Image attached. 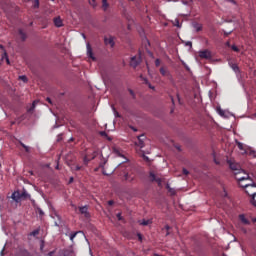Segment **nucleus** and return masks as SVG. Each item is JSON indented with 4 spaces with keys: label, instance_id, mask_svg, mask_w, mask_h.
<instances>
[{
    "label": "nucleus",
    "instance_id": "obj_54",
    "mask_svg": "<svg viewBox=\"0 0 256 256\" xmlns=\"http://www.w3.org/2000/svg\"><path fill=\"white\" fill-rule=\"evenodd\" d=\"M145 161H149V157L144 156Z\"/></svg>",
    "mask_w": 256,
    "mask_h": 256
},
{
    "label": "nucleus",
    "instance_id": "obj_28",
    "mask_svg": "<svg viewBox=\"0 0 256 256\" xmlns=\"http://www.w3.org/2000/svg\"><path fill=\"white\" fill-rule=\"evenodd\" d=\"M143 81L145 82L146 85L149 86V89H155V87L152 86V85L149 83V81L147 80V78H143Z\"/></svg>",
    "mask_w": 256,
    "mask_h": 256
},
{
    "label": "nucleus",
    "instance_id": "obj_14",
    "mask_svg": "<svg viewBox=\"0 0 256 256\" xmlns=\"http://www.w3.org/2000/svg\"><path fill=\"white\" fill-rule=\"evenodd\" d=\"M95 157H97L96 152H93V156L92 157H89V155L84 156V159H83L84 165H88L89 161L95 159Z\"/></svg>",
    "mask_w": 256,
    "mask_h": 256
},
{
    "label": "nucleus",
    "instance_id": "obj_37",
    "mask_svg": "<svg viewBox=\"0 0 256 256\" xmlns=\"http://www.w3.org/2000/svg\"><path fill=\"white\" fill-rule=\"evenodd\" d=\"M159 65H161V60H160L159 58H157V59L155 60V66H156V67H159Z\"/></svg>",
    "mask_w": 256,
    "mask_h": 256
},
{
    "label": "nucleus",
    "instance_id": "obj_22",
    "mask_svg": "<svg viewBox=\"0 0 256 256\" xmlns=\"http://www.w3.org/2000/svg\"><path fill=\"white\" fill-rule=\"evenodd\" d=\"M36 105H37V101H34L31 107L28 109V113H33V111H35Z\"/></svg>",
    "mask_w": 256,
    "mask_h": 256
},
{
    "label": "nucleus",
    "instance_id": "obj_52",
    "mask_svg": "<svg viewBox=\"0 0 256 256\" xmlns=\"http://www.w3.org/2000/svg\"><path fill=\"white\" fill-rule=\"evenodd\" d=\"M256 188H249V192H255Z\"/></svg>",
    "mask_w": 256,
    "mask_h": 256
},
{
    "label": "nucleus",
    "instance_id": "obj_18",
    "mask_svg": "<svg viewBox=\"0 0 256 256\" xmlns=\"http://www.w3.org/2000/svg\"><path fill=\"white\" fill-rule=\"evenodd\" d=\"M246 194L249 196H252L251 203H252V205H254L256 207V192H249Z\"/></svg>",
    "mask_w": 256,
    "mask_h": 256
},
{
    "label": "nucleus",
    "instance_id": "obj_64",
    "mask_svg": "<svg viewBox=\"0 0 256 256\" xmlns=\"http://www.w3.org/2000/svg\"><path fill=\"white\" fill-rule=\"evenodd\" d=\"M3 251H4V250L1 251V255H2V256H3Z\"/></svg>",
    "mask_w": 256,
    "mask_h": 256
},
{
    "label": "nucleus",
    "instance_id": "obj_24",
    "mask_svg": "<svg viewBox=\"0 0 256 256\" xmlns=\"http://www.w3.org/2000/svg\"><path fill=\"white\" fill-rule=\"evenodd\" d=\"M216 111L221 117H225V111L221 107H217Z\"/></svg>",
    "mask_w": 256,
    "mask_h": 256
},
{
    "label": "nucleus",
    "instance_id": "obj_29",
    "mask_svg": "<svg viewBox=\"0 0 256 256\" xmlns=\"http://www.w3.org/2000/svg\"><path fill=\"white\" fill-rule=\"evenodd\" d=\"M149 223H151V221H149V220H142L140 222V225H143L144 227H146V225H149Z\"/></svg>",
    "mask_w": 256,
    "mask_h": 256
},
{
    "label": "nucleus",
    "instance_id": "obj_36",
    "mask_svg": "<svg viewBox=\"0 0 256 256\" xmlns=\"http://www.w3.org/2000/svg\"><path fill=\"white\" fill-rule=\"evenodd\" d=\"M77 237V232H74L73 234L70 235V241H73Z\"/></svg>",
    "mask_w": 256,
    "mask_h": 256
},
{
    "label": "nucleus",
    "instance_id": "obj_49",
    "mask_svg": "<svg viewBox=\"0 0 256 256\" xmlns=\"http://www.w3.org/2000/svg\"><path fill=\"white\" fill-rule=\"evenodd\" d=\"M114 204H115V202L113 200L108 201V205L112 206Z\"/></svg>",
    "mask_w": 256,
    "mask_h": 256
},
{
    "label": "nucleus",
    "instance_id": "obj_45",
    "mask_svg": "<svg viewBox=\"0 0 256 256\" xmlns=\"http://www.w3.org/2000/svg\"><path fill=\"white\" fill-rule=\"evenodd\" d=\"M128 91H129L130 95H132V97H135V92H133L132 89H128Z\"/></svg>",
    "mask_w": 256,
    "mask_h": 256
},
{
    "label": "nucleus",
    "instance_id": "obj_58",
    "mask_svg": "<svg viewBox=\"0 0 256 256\" xmlns=\"http://www.w3.org/2000/svg\"><path fill=\"white\" fill-rule=\"evenodd\" d=\"M225 45H226V46H228V47L230 46L229 42H226V44H225Z\"/></svg>",
    "mask_w": 256,
    "mask_h": 256
},
{
    "label": "nucleus",
    "instance_id": "obj_43",
    "mask_svg": "<svg viewBox=\"0 0 256 256\" xmlns=\"http://www.w3.org/2000/svg\"><path fill=\"white\" fill-rule=\"evenodd\" d=\"M165 229H166V231H167L166 235H169V229H171V227H170L169 225H166V226H165Z\"/></svg>",
    "mask_w": 256,
    "mask_h": 256
},
{
    "label": "nucleus",
    "instance_id": "obj_38",
    "mask_svg": "<svg viewBox=\"0 0 256 256\" xmlns=\"http://www.w3.org/2000/svg\"><path fill=\"white\" fill-rule=\"evenodd\" d=\"M116 217H117L118 221H123V216H121V213H118L116 215Z\"/></svg>",
    "mask_w": 256,
    "mask_h": 256
},
{
    "label": "nucleus",
    "instance_id": "obj_4",
    "mask_svg": "<svg viewBox=\"0 0 256 256\" xmlns=\"http://www.w3.org/2000/svg\"><path fill=\"white\" fill-rule=\"evenodd\" d=\"M145 135L138 136L137 141L135 142V145L139 147L140 149H143L145 147Z\"/></svg>",
    "mask_w": 256,
    "mask_h": 256
},
{
    "label": "nucleus",
    "instance_id": "obj_39",
    "mask_svg": "<svg viewBox=\"0 0 256 256\" xmlns=\"http://www.w3.org/2000/svg\"><path fill=\"white\" fill-rule=\"evenodd\" d=\"M113 111H114L115 117H121L119 112H117V110H115V107H113Z\"/></svg>",
    "mask_w": 256,
    "mask_h": 256
},
{
    "label": "nucleus",
    "instance_id": "obj_13",
    "mask_svg": "<svg viewBox=\"0 0 256 256\" xmlns=\"http://www.w3.org/2000/svg\"><path fill=\"white\" fill-rule=\"evenodd\" d=\"M160 74L163 77H171V73L169 72V69L165 68V67H161L160 68Z\"/></svg>",
    "mask_w": 256,
    "mask_h": 256
},
{
    "label": "nucleus",
    "instance_id": "obj_23",
    "mask_svg": "<svg viewBox=\"0 0 256 256\" xmlns=\"http://www.w3.org/2000/svg\"><path fill=\"white\" fill-rule=\"evenodd\" d=\"M102 7L104 11H107V9L109 8V3L107 2V0H102Z\"/></svg>",
    "mask_w": 256,
    "mask_h": 256
},
{
    "label": "nucleus",
    "instance_id": "obj_30",
    "mask_svg": "<svg viewBox=\"0 0 256 256\" xmlns=\"http://www.w3.org/2000/svg\"><path fill=\"white\" fill-rule=\"evenodd\" d=\"M92 7H97V0H88Z\"/></svg>",
    "mask_w": 256,
    "mask_h": 256
},
{
    "label": "nucleus",
    "instance_id": "obj_27",
    "mask_svg": "<svg viewBox=\"0 0 256 256\" xmlns=\"http://www.w3.org/2000/svg\"><path fill=\"white\" fill-rule=\"evenodd\" d=\"M34 9H39V0H32Z\"/></svg>",
    "mask_w": 256,
    "mask_h": 256
},
{
    "label": "nucleus",
    "instance_id": "obj_3",
    "mask_svg": "<svg viewBox=\"0 0 256 256\" xmlns=\"http://www.w3.org/2000/svg\"><path fill=\"white\" fill-rule=\"evenodd\" d=\"M118 169H120V171H123L124 179L125 181H128V183H131L135 180V175L129 174V169H131L130 166L127 167V165L123 164L120 165Z\"/></svg>",
    "mask_w": 256,
    "mask_h": 256
},
{
    "label": "nucleus",
    "instance_id": "obj_20",
    "mask_svg": "<svg viewBox=\"0 0 256 256\" xmlns=\"http://www.w3.org/2000/svg\"><path fill=\"white\" fill-rule=\"evenodd\" d=\"M113 153H115V155H118V157H124L123 153L121 152V149L114 147L113 148Z\"/></svg>",
    "mask_w": 256,
    "mask_h": 256
},
{
    "label": "nucleus",
    "instance_id": "obj_61",
    "mask_svg": "<svg viewBox=\"0 0 256 256\" xmlns=\"http://www.w3.org/2000/svg\"><path fill=\"white\" fill-rule=\"evenodd\" d=\"M11 125H15V121L11 122Z\"/></svg>",
    "mask_w": 256,
    "mask_h": 256
},
{
    "label": "nucleus",
    "instance_id": "obj_56",
    "mask_svg": "<svg viewBox=\"0 0 256 256\" xmlns=\"http://www.w3.org/2000/svg\"><path fill=\"white\" fill-rule=\"evenodd\" d=\"M47 101H48V103H52V102H51V98H47Z\"/></svg>",
    "mask_w": 256,
    "mask_h": 256
},
{
    "label": "nucleus",
    "instance_id": "obj_15",
    "mask_svg": "<svg viewBox=\"0 0 256 256\" xmlns=\"http://www.w3.org/2000/svg\"><path fill=\"white\" fill-rule=\"evenodd\" d=\"M87 55L90 59H92V61H95V56L93 55V49L89 44H87Z\"/></svg>",
    "mask_w": 256,
    "mask_h": 256
},
{
    "label": "nucleus",
    "instance_id": "obj_48",
    "mask_svg": "<svg viewBox=\"0 0 256 256\" xmlns=\"http://www.w3.org/2000/svg\"><path fill=\"white\" fill-rule=\"evenodd\" d=\"M55 217L58 219L59 223H61V216H59L58 214H55Z\"/></svg>",
    "mask_w": 256,
    "mask_h": 256
},
{
    "label": "nucleus",
    "instance_id": "obj_21",
    "mask_svg": "<svg viewBox=\"0 0 256 256\" xmlns=\"http://www.w3.org/2000/svg\"><path fill=\"white\" fill-rule=\"evenodd\" d=\"M235 142L240 151H245V146H244V144H242V142H239V140H235Z\"/></svg>",
    "mask_w": 256,
    "mask_h": 256
},
{
    "label": "nucleus",
    "instance_id": "obj_35",
    "mask_svg": "<svg viewBox=\"0 0 256 256\" xmlns=\"http://www.w3.org/2000/svg\"><path fill=\"white\" fill-rule=\"evenodd\" d=\"M38 214L40 215V217H43V215H45V212H43V210L41 208L37 209Z\"/></svg>",
    "mask_w": 256,
    "mask_h": 256
},
{
    "label": "nucleus",
    "instance_id": "obj_60",
    "mask_svg": "<svg viewBox=\"0 0 256 256\" xmlns=\"http://www.w3.org/2000/svg\"><path fill=\"white\" fill-rule=\"evenodd\" d=\"M252 221H253V223H256V218H254Z\"/></svg>",
    "mask_w": 256,
    "mask_h": 256
},
{
    "label": "nucleus",
    "instance_id": "obj_34",
    "mask_svg": "<svg viewBox=\"0 0 256 256\" xmlns=\"http://www.w3.org/2000/svg\"><path fill=\"white\" fill-rule=\"evenodd\" d=\"M174 26H175V27H178V28H181V23L179 22V19H176V20L174 21Z\"/></svg>",
    "mask_w": 256,
    "mask_h": 256
},
{
    "label": "nucleus",
    "instance_id": "obj_62",
    "mask_svg": "<svg viewBox=\"0 0 256 256\" xmlns=\"http://www.w3.org/2000/svg\"><path fill=\"white\" fill-rule=\"evenodd\" d=\"M132 129H133V131H137V129H135V128H133V127H132Z\"/></svg>",
    "mask_w": 256,
    "mask_h": 256
},
{
    "label": "nucleus",
    "instance_id": "obj_2",
    "mask_svg": "<svg viewBox=\"0 0 256 256\" xmlns=\"http://www.w3.org/2000/svg\"><path fill=\"white\" fill-rule=\"evenodd\" d=\"M226 163L228 164L230 170L233 172L234 176L241 175V173H243L241 164H238V162H235V160H227Z\"/></svg>",
    "mask_w": 256,
    "mask_h": 256
},
{
    "label": "nucleus",
    "instance_id": "obj_53",
    "mask_svg": "<svg viewBox=\"0 0 256 256\" xmlns=\"http://www.w3.org/2000/svg\"><path fill=\"white\" fill-rule=\"evenodd\" d=\"M21 147H23V149H25V147H27V145H25L23 142L20 143Z\"/></svg>",
    "mask_w": 256,
    "mask_h": 256
},
{
    "label": "nucleus",
    "instance_id": "obj_32",
    "mask_svg": "<svg viewBox=\"0 0 256 256\" xmlns=\"http://www.w3.org/2000/svg\"><path fill=\"white\" fill-rule=\"evenodd\" d=\"M231 49L232 51L239 53V47H237V45H231Z\"/></svg>",
    "mask_w": 256,
    "mask_h": 256
},
{
    "label": "nucleus",
    "instance_id": "obj_6",
    "mask_svg": "<svg viewBox=\"0 0 256 256\" xmlns=\"http://www.w3.org/2000/svg\"><path fill=\"white\" fill-rule=\"evenodd\" d=\"M200 59H211V52L209 50H203L199 52Z\"/></svg>",
    "mask_w": 256,
    "mask_h": 256
},
{
    "label": "nucleus",
    "instance_id": "obj_33",
    "mask_svg": "<svg viewBox=\"0 0 256 256\" xmlns=\"http://www.w3.org/2000/svg\"><path fill=\"white\" fill-rule=\"evenodd\" d=\"M19 79L20 81H23V83H27V76L25 75L19 76Z\"/></svg>",
    "mask_w": 256,
    "mask_h": 256
},
{
    "label": "nucleus",
    "instance_id": "obj_19",
    "mask_svg": "<svg viewBox=\"0 0 256 256\" xmlns=\"http://www.w3.org/2000/svg\"><path fill=\"white\" fill-rule=\"evenodd\" d=\"M229 66L231 67V69H232L235 73L239 72V66H238L237 64H235V63L229 61Z\"/></svg>",
    "mask_w": 256,
    "mask_h": 256
},
{
    "label": "nucleus",
    "instance_id": "obj_26",
    "mask_svg": "<svg viewBox=\"0 0 256 256\" xmlns=\"http://www.w3.org/2000/svg\"><path fill=\"white\" fill-rule=\"evenodd\" d=\"M20 197L21 199H27V197H29V193H27V191H23L20 193Z\"/></svg>",
    "mask_w": 256,
    "mask_h": 256
},
{
    "label": "nucleus",
    "instance_id": "obj_50",
    "mask_svg": "<svg viewBox=\"0 0 256 256\" xmlns=\"http://www.w3.org/2000/svg\"><path fill=\"white\" fill-rule=\"evenodd\" d=\"M139 241H143V236L141 234H138Z\"/></svg>",
    "mask_w": 256,
    "mask_h": 256
},
{
    "label": "nucleus",
    "instance_id": "obj_55",
    "mask_svg": "<svg viewBox=\"0 0 256 256\" xmlns=\"http://www.w3.org/2000/svg\"><path fill=\"white\" fill-rule=\"evenodd\" d=\"M69 183H73V177L70 178Z\"/></svg>",
    "mask_w": 256,
    "mask_h": 256
},
{
    "label": "nucleus",
    "instance_id": "obj_42",
    "mask_svg": "<svg viewBox=\"0 0 256 256\" xmlns=\"http://www.w3.org/2000/svg\"><path fill=\"white\" fill-rule=\"evenodd\" d=\"M100 135H101V137H107V132L102 131V132H100Z\"/></svg>",
    "mask_w": 256,
    "mask_h": 256
},
{
    "label": "nucleus",
    "instance_id": "obj_51",
    "mask_svg": "<svg viewBox=\"0 0 256 256\" xmlns=\"http://www.w3.org/2000/svg\"><path fill=\"white\" fill-rule=\"evenodd\" d=\"M26 153H29V146H24Z\"/></svg>",
    "mask_w": 256,
    "mask_h": 256
},
{
    "label": "nucleus",
    "instance_id": "obj_11",
    "mask_svg": "<svg viewBox=\"0 0 256 256\" xmlns=\"http://www.w3.org/2000/svg\"><path fill=\"white\" fill-rule=\"evenodd\" d=\"M11 198L16 203H19L21 201V193L19 191L13 192Z\"/></svg>",
    "mask_w": 256,
    "mask_h": 256
},
{
    "label": "nucleus",
    "instance_id": "obj_8",
    "mask_svg": "<svg viewBox=\"0 0 256 256\" xmlns=\"http://www.w3.org/2000/svg\"><path fill=\"white\" fill-rule=\"evenodd\" d=\"M79 211H80L81 215H84V217H86V219H89V217H90L89 208L87 206L79 207Z\"/></svg>",
    "mask_w": 256,
    "mask_h": 256
},
{
    "label": "nucleus",
    "instance_id": "obj_5",
    "mask_svg": "<svg viewBox=\"0 0 256 256\" xmlns=\"http://www.w3.org/2000/svg\"><path fill=\"white\" fill-rule=\"evenodd\" d=\"M139 63H141V56H134L130 60V65L134 69L139 65Z\"/></svg>",
    "mask_w": 256,
    "mask_h": 256
},
{
    "label": "nucleus",
    "instance_id": "obj_31",
    "mask_svg": "<svg viewBox=\"0 0 256 256\" xmlns=\"http://www.w3.org/2000/svg\"><path fill=\"white\" fill-rule=\"evenodd\" d=\"M72 171H81V166L76 165L71 167Z\"/></svg>",
    "mask_w": 256,
    "mask_h": 256
},
{
    "label": "nucleus",
    "instance_id": "obj_59",
    "mask_svg": "<svg viewBox=\"0 0 256 256\" xmlns=\"http://www.w3.org/2000/svg\"><path fill=\"white\" fill-rule=\"evenodd\" d=\"M56 227H59V223L55 222Z\"/></svg>",
    "mask_w": 256,
    "mask_h": 256
},
{
    "label": "nucleus",
    "instance_id": "obj_40",
    "mask_svg": "<svg viewBox=\"0 0 256 256\" xmlns=\"http://www.w3.org/2000/svg\"><path fill=\"white\" fill-rule=\"evenodd\" d=\"M186 47H193V43L191 41L186 42Z\"/></svg>",
    "mask_w": 256,
    "mask_h": 256
},
{
    "label": "nucleus",
    "instance_id": "obj_17",
    "mask_svg": "<svg viewBox=\"0 0 256 256\" xmlns=\"http://www.w3.org/2000/svg\"><path fill=\"white\" fill-rule=\"evenodd\" d=\"M150 181H155L158 185H161V178H157L153 172H150Z\"/></svg>",
    "mask_w": 256,
    "mask_h": 256
},
{
    "label": "nucleus",
    "instance_id": "obj_25",
    "mask_svg": "<svg viewBox=\"0 0 256 256\" xmlns=\"http://www.w3.org/2000/svg\"><path fill=\"white\" fill-rule=\"evenodd\" d=\"M40 231H41V230L38 228V229L32 231V232L30 233V235H31L32 237H37V235H39Z\"/></svg>",
    "mask_w": 256,
    "mask_h": 256
},
{
    "label": "nucleus",
    "instance_id": "obj_63",
    "mask_svg": "<svg viewBox=\"0 0 256 256\" xmlns=\"http://www.w3.org/2000/svg\"><path fill=\"white\" fill-rule=\"evenodd\" d=\"M56 169H59V165L56 166Z\"/></svg>",
    "mask_w": 256,
    "mask_h": 256
},
{
    "label": "nucleus",
    "instance_id": "obj_46",
    "mask_svg": "<svg viewBox=\"0 0 256 256\" xmlns=\"http://www.w3.org/2000/svg\"><path fill=\"white\" fill-rule=\"evenodd\" d=\"M183 174L184 175H189V171L187 169L183 168Z\"/></svg>",
    "mask_w": 256,
    "mask_h": 256
},
{
    "label": "nucleus",
    "instance_id": "obj_47",
    "mask_svg": "<svg viewBox=\"0 0 256 256\" xmlns=\"http://www.w3.org/2000/svg\"><path fill=\"white\" fill-rule=\"evenodd\" d=\"M195 28H196V31H201V29H202V27L200 25H196Z\"/></svg>",
    "mask_w": 256,
    "mask_h": 256
},
{
    "label": "nucleus",
    "instance_id": "obj_7",
    "mask_svg": "<svg viewBox=\"0 0 256 256\" xmlns=\"http://www.w3.org/2000/svg\"><path fill=\"white\" fill-rule=\"evenodd\" d=\"M239 221L243 225H251V221L247 219V216L245 214H241L238 216Z\"/></svg>",
    "mask_w": 256,
    "mask_h": 256
},
{
    "label": "nucleus",
    "instance_id": "obj_16",
    "mask_svg": "<svg viewBox=\"0 0 256 256\" xmlns=\"http://www.w3.org/2000/svg\"><path fill=\"white\" fill-rule=\"evenodd\" d=\"M54 25L55 27H63V20H61V17L54 18Z\"/></svg>",
    "mask_w": 256,
    "mask_h": 256
},
{
    "label": "nucleus",
    "instance_id": "obj_10",
    "mask_svg": "<svg viewBox=\"0 0 256 256\" xmlns=\"http://www.w3.org/2000/svg\"><path fill=\"white\" fill-rule=\"evenodd\" d=\"M0 49L2 51V60L5 59L7 65H10L11 62L9 61V56H7V52H5V48L3 47V45H0Z\"/></svg>",
    "mask_w": 256,
    "mask_h": 256
},
{
    "label": "nucleus",
    "instance_id": "obj_1",
    "mask_svg": "<svg viewBox=\"0 0 256 256\" xmlns=\"http://www.w3.org/2000/svg\"><path fill=\"white\" fill-rule=\"evenodd\" d=\"M240 174H242V177H239V174H236L235 179L238 181L240 187L245 188L246 193H249V189H256V184H243V182L251 180V176H249L245 170Z\"/></svg>",
    "mask_w": 256,
    "mask_h": 256
},
{
    "label": "nucleus",
    "instance_id": "obj_41",
    "mask_svg": "<svg viewBox=\"0 0 256 256\" xmlns=\"http://www.w3.org/2000/svg\"><path fill=\"white\" fill-rule=\"evenodd\" d=\"M226 2H229V3L233 4V5H237V1H235V0H226Z\"/></svg>",
    "mask_w": 256,
    "mask_h": 256
},
{
    "label": "nucleus",
    "instance_id": "obj_44",
    "mask_svg": "<svg viewBox=\"0 0 256 256\" xmlns=\"http://www.w3.org/2000/svg\"><path fill=\"white\" fill-rule=\"evenodd\" d=\"M225 199H226V202H227V201H230V202H231V197H229V195H227V193L225 194Z\"/></svg>",
    "mask_w": 256,
    "mask_h": 256
},
{
    "label": "nucleus",
    "instance_id": "obj_9",
    "mask_svg": "<svg viewBox=\"0 0 256 256\" xmlns=\"http://www.w3.org/2000/svg\"><path fill=\"white\" fill-rule=\"evenodd\" d=\"M105 45H110L111 47H115V39L113 36L105 37L104 38Z\"/></svg>",
    "mask_w": 256,
    "mask_h": 256
},
{
    "label": "nucleus",
    "instance_id": "obj_12",
    "mask_svg": "<svg viewBox=\"0 0 256 256\" xmlns=\"http://www.w3.org/2000/svg\"><path fill=\"white\" fill-rule=\"evenodd\" d=\"M18 36L21 41H26L27 40V33L23 31V29H18Z\"/></svg>",
    "mask_w": 256,
    "mask_h": 256
},
{
    "label": "nucleus",
    "instance_id": "obj_57",
    "mask_svg": "<svg viewBox=\"0 0 256 256\" xmlns=\"http://www.w3.org/2000/svg\"><path fill=\"white\" fill-rule=\"evenodd\" d=\"M243 185H253V184H247V182H243Z\"/></svg>",
    "mask_w": 256,
    "mask_h": 256
}]
</instances>
